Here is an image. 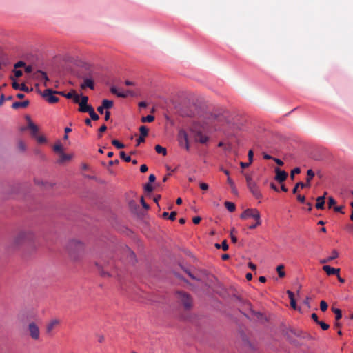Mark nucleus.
Wrapping results in <instances>:
<instances>
[{
  "label": "nucleus",
  "mask_w": 353,
  "mask_h": 353,
  "mask_svg": "<svg viewBox=\"0 0 353 353\" xmlns=\"http://www.w3.org/2000/svg\"><path fill=\"white\" fill-rule=\"evenodd\" d=\"M245 179H246L247 185L250 184L251 183L254 182L251 176H250L248 174H245Z\"/></svg>",
  "instance_id": "obj_44"
},
{
  "label": "nucleus",
  "mask_w": 353,
  "mask_h": 353,
  "mask_svg": "<svg viewBox=\"0 0 353 353\" xmlns=\"http://www.w3.org/2000/svg\"><path fill=\"white\" fill-rule=\"evenodd\" d=\"M88 114H90L91 119L94 121H97L99 119V117L97 114H96V112H94V108H92L89 112Z\"/></svg>",
  "instance_id": "obj_30"
},
{
  "label": "nucleus",
  "mask_w": 353,
  "mask_h": 353,
  "mask_svg": "<svg viewBox=\"0 0 353 353\" xmlns=\"http://www.w3.org/2000/svg\"><path fill=\"white\" fill-rule=\"evenodd\" d=\"M342 209H343V206H336V207H334V210L336 212H338L343 213V212L342 211Z\"/></svg>",
  "instance_id": "obj_62"
},
{
  "label": "nucleus",
  "mask_w": 353,
  "mask_h": 353,
  "mask_svg": "<svg viewBox=\"0 0 353 353\" xmlns=\"http://www.w3.org/2000/svg\"><path fill=\"white\" fill-rule=\"evenodd\" d=\"M25 65V63L23 61H18L14 64V68H21Z\"/></svg>",
  "instance_id": "obj_45"
},
{
  "label": "nucleus",
  "mask_w": 353,
  "mask_h": 353,
  "mask_svg": "<svg viewBox=\"0 0 353 353\" xmlns=\"http://www.w3.org/2000/svg\"><path fill=\"white\" fill-rule=\"evenodd\" d=\"M32 71V68L30 65L26 66L25 68V72L27 73H30Z\"/></svg>",
  "instance_id": "obj_64"
},
{
  "label": "nucleus",
  "mask_w": 353,
  "mask_h": 353,
  "mask_svg": "<svg viewBox=\"0 0 353 353\" xmlns=\"http://www.w3.org/2000/svg\"><path fill=\"white\" fill-rule=\"evenodd\" d=\"M283 269H284V265L283 264L278 265L276 268V271L280 277H284L285 275V273L283 271Z\"/></svg>",
  "instance_id": "obj_26"
},
{
  "label": "nucleus",
  "mask_w": 353,
  "mask_h": 353,
  "mask_svg": "<svg viewBox=\"0 0 353 353\" xmlns=\"http://www.w3.org/2000/svg\"><path fill=\"white\" fill-rule=\"evenodd\" d=\"M14 75H15V77L17 78L20 77L22 75V74H23L22 71L20 70H16L14 71Z\"/></svg>",
  "instance_id": "obj_48"
},
{
  "label": "nucleus",
  "mask_w": 353,
  "mask_h": 353,
  "mask_svg": "<svg viewBox=\"0 0 353 353\" xmlns=\"http://www.w3.org/2000/svg\"><path fill=\"white\" fill-rule=\"evenodd\" d=\"M28 128L31 130L32 134L33 136H36L37 133L38 132L37 126L32 123V121L30 120L29 117H28Z\"/></svg>",
  "instance_id": "obj_15"
},
{
  "label": "nucleus",
  "mask_w": 353,
  "mask_h": 353,
  "mask_svg": "<svg viewBox=\"0 0 353 353\" xmlns=\"http://www.w3.org/2000/svg\"><path fill=\"white\" fill-rule=\"evenodd\" d=\"M178 139L179 144L185 147L186 149L189 148L188 141V135L184 130H180L178 135Z\"/></svg>",
  "instance_id": "obj_7"
},
{
  "label": "nucleus",
  "mask_w": 353,
  "mask_h": 353,
  "mask_svg": "<svg viewBox=\"0 0 353 353\" xmlns=\"http://www.w3.org/2000/svg\"><path fill=\"white\" fill-rule=\"evenodd\" d=\"M259 217H261V214L259 211L255 208H248L240 215V218L241 219L252 218L254 220H258L259 219Z\"/></svg>",
  "instance_id": "obj_2"
},
{
  "label": "nucleus",
  "mask_w": 353,
  "mask_h": 353,
  "mask_svg": "<svg viewBox=\"0 0 353 353\" xmlns=\"http://www.w3.org/2000/svg\"><path fill=\"white\" fill-rule=\"evenodd\" d=\"M145 137L140 136L139 138L137 139V145H139L141 143L145 141Z\"/></svg>",
  "instance_id": "obj_63"
},
{
  "label": "nucleus",
  "mask_w": 353,
  "mask_h": 353,
  "mask_svg": "<svg viewBox=\"0 0 353 353\" xmlns=\"http://www.w3.org/2000/svg\"><path fill=\"white\" fill-rule=\"evenodd\" d=\"M17 147H18V149L22 152L25 151L26 148V144L21 141L18 142Z\"/></svg>",
  "instance_id": "obj_37"
},
{
  "label": "nucleus",
  "mask_w": 353,
  "mask_h": 353,
  "mask_svg": "<svg viewBox=\"0 0 353 353\" xmlns=\"http://www.w3.org/2000/svg\"><path fill=\"white\" fill-rule=\"evenodd\" d=\"M59 163H63V162H65L66 161H69L72 159V154H65L63 152H61V154H59Z\"/></svg>",
  "instance_id": "obj_20"
},
{
  "label": "nucleus",
  "mask_w": 353,
  "mask_h": 353,
  "mask_svg": "<svg viewBox=\"0 0 353 353\" xmlns=\"http://www.w3.org/2000/svg\"><path fill=\"white\" fill-rule=\"evenodd\" d=\"M275 172H276L275 179L277 181L281 183L286 179L288 174L285 171L281 170L279 168H276Z\"/></svg>",
  "instance_id": "obj_9"
},
{
  "label": "nucleus",
  "mask_w": 353,
  "mask_h": 353,
  "mask_svg": "<svg viewBox=\"0 0 353 353\" xmlns=\"http://www.w3.org/2000/svg\"><path fill=\"white\" fill-rule=\"evenodd\" d=\"M307 181L305 183L299 182L296 183L295 187L294 188L292 192L294 194L296 193L297 189L299 187H301V188H303L305 187H309L310 185V181L312 179V178L314 176V172L312 170H308L307 172Z\"/></svg>",
  "instance_id": "obj_4"
},
{
  "label": "nucleus",
  "mask_w": 353,
  "mask_h": 353,
  "mask_svg": "<svg viewBox=\"0 0 353 353\" xmlns=\"http://www.w3.org/2000/svg\"><path fill=\"white\" fill-rule=\"evenodd\" d=\"M103 108L105 109H110L113 106V101L108 99H104L102 101Z\"/></svg>",
  "instance_id": "obj_24"
},
{
  "label": "nucleus",
  "mask_w": 353,
  "mask_h": 353,
  "mask_svg": "<svg viewBox=\"0 0 353 353\" xmlns=\"http://www.w3.org/2000/svg\"><path fill=\"white\" fill-rule=\"evenodd\" d=\"M140 131V136H142L143 137H146L148 132V130L145 126H141L139 128Z\"/></svg>",
  "instance_id": "obj_31"
},
{
  "label": "nucleus",
  "mask_w": 353,
  "mask_h": 353,
  "mask_svg": "<svg viewBox=\"0 0 353 353\" xmlns=\"http://www.w3.org/2000/svg\"><path fill=\"white\" fill-rule=\"evenodd\" d=\"M320 308L321 311L325 312L327 309V304L325 301H321L320 303Z\"/></svg>",
  "instance_id": "obj_39"
},
{
  "label": "nucleus",
  "mask_w": 353,
  "mask_h": 353,
  "mask_svg": "<svg viewBox=\"0 0 353 353\" xmlns=\"http://www.w3.org/2000/svg\"><path fill=\"white\" fill-rule=\"evenodd\" d=\"M248 159L250 162H252L253 160V152L252 150H250L248 152Z\"/></svg>",
  "instance_id": "obj_56"
},
{
  "label": "nucleus",
  "mask_w": 353,
  "mask_h": 353,
  "mask_svg": "<svg viewBox=\"0 0 353 353\" xmlns=\"http://www.w3.org/2000/svg\"><path fill=\"white\" fill-rule=\"evenodd\" d=\"M326 194H327V192H325L323 196H319L316 199V208L317 209H323L324 208L325 199Z\"/></svg>",
  "instance_id": "obj_14"
},
{
  "label": "nucleus",
  "mask_w": 353,
  "mask_h": 353,
  "mask_svg": "<svg viewBox=\"0 0 353 353\" xmlns=\"http://www.w3.org/2000/svg\"><path fill=\"white\" fill-rule=\"evenodd\" d=\"M145 190L147 192H152V190H153V188H152V186L150 184H146L145 185Z\"/></svg>",
  "instance_id": "obj_50"
},
{
  "label": "nucleus",
  "mask_w": 353,
  "mask_h": 353,
  "mask_svg": "<svg viewBox=\"0 0 353 353\" xmlns=\"http://www.w3.org/2000/svg\"><path fill=\"white\" fill-rule=\"evenodd\" d=\"M34 77L38 79H43L46 82L48 81V77L46 72L38 70L35 74Z\"/></svg>",
  "instance_id": "obj_19"
},
{
  "label": "nucleus",
  "mask_w": 353,
  "mask_h": 353,
  "mask_svg": "<svg viewBox=\"0 0 353 353\" xmlns=\"http://www.w3.org/2000/svg\"><path fill=\"white\" fill-rule=\"evenodd\" d=\"M79 111L81 112H88V113L93 108L90 105H88V104H85V105L80 104V105H79Z\"/></svg>",
  "instance_id": "obj_21"
},
{
  "label": "nucleus",
  "mask_w": 353,
  "mask_h": 353,
  "mask_svg": "<svg viewBox=\"0 0 353 353\" xmlns=\"http://www.w3.org/2000/svg\"><path fill=\"white\" fill-rule=\"evenodd\" d=\"M317 324H319L323 330H327L329 328V325L323 321H319Z\"/></svg>",
  "instance_id": "obj_40"
},
{
  "label": "nucleus",
  "mask_w": 353,
  "mask_h": 353,
  "mask_svg": "<svg viewBox=\"0 0 353 353\" xmlns=\"http://www.w3.org/2000/svg\"><path fill=\"white\" fill-rule=\"evenodd\" d=\"M332 310H333L334 313L336 314V321L339 320L342 316L341 310H339L338 308H333Z\"/></svg>",
  "instance_id": "obj_34"
},
{
  "label": "nucleus",
  "mask_w": 353,
  "mask_h": 353,
  "mask_svg": "<svg viewBox=\"0 0 353 353\" xmlns=\"http://www.w3.org/2000/svg\"><path fill=\"white\" fill-rule=\"evenodd\" d=\"M60 321L59 320L57 319H52L51 320L47 325L46 326V332L48 333H50L53 329L54 328V327H56L57 325H58L59 324Z\"/></svg>",
  "instance_id": "obj_12"
},
{
  "label": "nucleus",
  "mask_w": 353,
  "mask_h": 353,
  "mask_svg": "<svg viewBox=\"0 0 353 353\" xmlns=\"http://www.w3.org/2000/svg\"><path fill=\"white\" fill-rule=\"evenodd\" d=\"M250 191L252 192L253 196L257 199L261 197V193L260 192L259 188L256 183V182L251 183L250 184L247 185Z\"/></svg>",
  "instance_id": "obj_8"
},
{
  "label": "nucleus",
  "mask_w": 353,
  "mask_h": 353,
  "mask_svg": "<svg viewBox=\"0 0 353 353\" xmlns=\"http://www.w3.org/2000/svg\"><path fill=\"white\" fill-rule=\"evenodd\" d=\"M300 172H301V170H300V168H294V169L291 171V174H290V175H291V178H292V179H294V174H299V173H300Z\"/></svg>",
  "instance_id": "obj_41"
},
{
  "label": "nucleus",
  "mask_w": 353,
  "mask_h": 353,
  "mask_svg": "<svg viewBox=\"0 0 353 353\" xmlns=\"http://www.w3.org/2000/svg\"><path fill=\"white\" fill-rule=\"evenodd\" d=\"M127 253L129 255V257H130V259H129V261L130 263H133L134 261V253L131 251L130 249L128 248L127 250Z\"/></svg>",
  "instance_id": "obj_36"
},
{
  "label": "nucleus",
  "mask_w": 353,
  "mask_h": 353,
  "mask_svg": "<svg viewBox=\"0 0 353 353\" xmlns=\"http://www.w3.org/2000/svg\"><path fill=\"white\" fill-rule=\"evenodd\" d=\"M227 181H228V183H229V185H230L231 188H234V181H232V179L230 176L228 177Z\"/></svg>",
  "instance_id": "obj_49"
},
{
  "label": "nucleus",
  "mask_w": 353,
  "mask_h": 353,
  "mask_svg": "<svg viewBox=\"0 0 353 353\" xmlns=\"http://www.w3.org/2000/svg\"><path fill=\"white\" fill-rule=\"evenodd\" d=\"M119 97H127L128 96H134V93L132 91L126 90V91H119L117 95Z\"/></svg>",
  "instance_id": "obj_23"
},
{
  "label": "nucleus",
  "mask_w": 353,
  "mask_h": 353,
  "mask_svg": "<svg viewBox=\"0 0 353 353\" xmlns=\"http://www.w3.org/2000/svg\"><path fill=\"white\" fill-rule=\"evenodd\" d=\"M67 99H72L74 102H79V95L77 94L74 90L64 94Z\"/></svg>",
  "instance_id": "obj_16"
},
{
  "label": "nucleus",
  "mask_w": 353,
  "mask_h": 353,
  "mask_svg": "<svg viewBox=\"0 0 353 353\" xmlns=\"http://www.w3.org/2000/svg\"><path fill=\"white\" fill-rule=\"evenodd\" d=\"M20 86H21V85L19 84L18 83H17L16 81H14L12 83V87L15 90H19L20 89Z\"/></svg>",
  "instance_id": "obj_53"
},
{
  "label": "nucleus",
  "mask_w": 353,
  "mask_h": 353,
  "mask_svg": "<svg viewBox=\"0 0 353 353\" xmlns=\"http://www.w3.org/2000/svg\"><path fill=\"white\" fill-rule=\"evenodd\" d=\"M149 182L150 183H153L154 182L155 179H156V176L153 174H151L150 176H149Z\"/></svg>",
  "instance_id": "obj_57"
},
{
  "label": "nucleus",
  "mask_w": 353,
  "mask_h": 353,
  "mask_svg": "<svg viewBox=\"0 0 353 353\" xmlns=\"http://www.w3.org/2000/svg\"><path fill=\"white\" fill-rule=\"evenodd\" d=\"M323 270L327 273V275L338 274L340 272L339 268H334L327 265H324L323 267Z\"/></svg>",
  "instance_id": "obj_11"
},
{
  "label": "nucleus",
  "mask_w": 353,
  "mask_h": 353,
  "mask_svg": "<svg viewBox=\"0 0 353 353\" xmlns=\"http://www.w3.org/2000/svg\"><path fill=\"white\" fill-rule=\"evenodd\" d=\"M273 160L279 165H283V162L279 159H277V158H273Z\"/></svg>",
  "instance_id": "obj_58"
},
{
  "label": "nucleus",
  "mask_w": 353,
  "mask_h": 353,
  "mask_svg": "<svg viewBox=\"0 0 353 353\" xmlns=\"http://www.w3.org/2000/svg\"><path fill=\"white\" fill-rule=\"evenodd\" d=\"M221 248L223 250H227L228 249V245L227 244L226 241H223L222 242Z\"/></svg>",
  "instance_id": "obj_51"
},
{
  "label": "nucleus",
  "mask_w": 353,
  "mask_h": 353,
  "mask_svg": "<svg viewBox=\"0 0 353 353\" xmlns=\"http://www.w3.org/2000/svg\"><path fill=\"white\" fill-rule=\"evenodd\" d=\"M110 91H111V92H112V94H116V95H117V94H118V92H119L118 89H117L116 87H114V86H113V87H112V88H110Z\"/></svg>",
  "instance_id": "obj_52"
},
{
  "label": "nucleus",
  "mask_w": 353,
  "mask_h": 353,
  "mask_svg": "<svg viewBox=\"0 0 353 353\" xmlns=\"http://www.w3.org/2000/svg\"><path fill=\"white\" fill-rule=\"evenodd\" d=\"M81 88L85 89V88H90V89L94 88L93 81L90 79H85L84 82L81 84Z\"/></svg>",
  "instance_id": "obj_17"
},
{
  "label": "nucleus",
  "mask_w": 353,
  "mask_h": 353,
  "mask_svg": "<svg viewBox=\"0 0 353 353\" xmlns=\"http://www.w3.org/2000/svg\"><path fill=\"white\" fill-rule=\"evenodd\" d=\"M196 139L201 143H205L208 141V137L201 132H197Z\"/></svg>",
  "instance_id": "obj_18"
},
{
  "label": "nucleus",
  "mask_w": 353,
  "mask_h": 353,
  "mask_svg": "<svg viewBox=\"0 0 353 353\" xmlns=\"http://www.w3.org/2000/svg\"><path fill=\"white\" fill-rule=\"evenodd\" d=\"M155 150L157 153L162 154L163 155H166L167 154L166 149L159 145H157L155 146Z\"/></svg>",
  "instance_id": "obj_27"
},
{
  "label": "nucleus",
  "mask_w": 353,
  "mask_h": 353,
  "mask_svg": "<svg viewBox=\"0 0 353 353\" xmlns=\"http://www.w3.org/2000/svg\"><path fill=\"white\" fill-rule=\"evenodd\" d=\"M154 119V116L152 115H148L146 117H143L141 118V121L142 122H152L153 121Z\"/></svg>",
  "instance_id": "obj_32"
},
{
  "label": "nucleus",
  "mask_w": 353,
  "mask_h": 353,
  "mask_svg": "<svg viewBox=\"0 0 353 353\" xmlns=\"http://www.w3.org/2000/svg\"><path fill=\"white\" fill-rule=\"evenodd\" d=\"M54 92L51 89H46L43 91L42 96L50 103H54L59 101V98L54 96Z\"/></svg>",
  "instance_id": "obj_6"
},
{
  "label": "nucleus",
  "mask_w": 353,
  "mask_h": 353,
  "mask_svg": "<svg viewBox=\"0 0 353 353\" xmlns=\"http://www.w3.org/2000/svg\"><path fill=\"white\" fill-rule=\"evenodd\" d=\"M112 145H114L116 148H117L119 149L124 148V145L116 139L112 140Z\"/></svg>",
  "instance_id": "obj_35"
},
{
  "label": "nucleus",
  "mask_w": 353,
  "mask_h": 353,
  "mask_svg": "<svg viewBox=\"0 0 353 353\" xmlns=\"http://www.w3.org/2000/svg\"><path fill=\"white\" fill-rule=\"evenodd\" d=\"M338 256H339V254H338L337 251L334 250H332V254L330 256H328L326 259L320 260V263L322 264L327 263L336 259L338 257Z\"/></svg>",
  "instance_id": "obj_13"
},
{
  "label": "nucleus",
  "mask_w": 353,
  "mask_h": 353,
  "mask_svg": "<svg viewBox=\"0 0 353 353\" xmlns=\"http://www.w3.org/2000/svg\"><path fill=\"white\" fill-rule=\"evenodd\" d=\"M28 103H29L28 101H24L22 102L17 101V102L13 103L12 106L13 108L17 109L19 108H25L28 105Z\"/></svg>",
  "instance_id": "obj_22"
},
{
  "label": "nucleus",
  "mask_w": 353,
  "mask_h": 353,
  "mask_svg": "<svg viewBox=\"0 0 353 353\" xmlns=\"http://www.w3.org/2000/svg\"><path fill=\"white\" fill-rule=\"evenodd\" d=\"M148 166L145 164L142 165L140 168V171L141 172H145L148 170Z\"/></svg>",
  "instance_id": "obj_55"
},
{
  "label": "nucleus",
  "mask_w": 353,
  "mask_h": 353,
  "mask_svg": "<svg viewBox=\"0 0 353 353\" xmlns=\"http://www.w3.org/2000/svg\"><path fill=\"white\" fill-rule=\"evenodd\" d=\"M335 204H336V201L334 199V198L329 197L328 198V205H329V208H332Z\"/></svg>",
  "instance_id": "obj_43"
},
{
  "label": "nucleus",
  "mask_w": 353,
  "mask_h": 353,
  "mask_svg": "<svg viewBox=\"0 0 353 353\" xmlns=\"http://www.w3.org/2000/svg\"><path fill=\"white\" fill-rule=\"evenodd\" d=\"M176 215V212H172L171 214H170V216H168V218L170 220L174 221L175 219Z\"/></svg>",
  "instance_id": "obj_54"
},
{
  "label": "nucleus",
  "mask_w": 353,
  "mask_h": 353,
  "mask_svg": "<svg viewBox=\"0 0 353 353\" xmlns=\"http://www.w3.org/2000/svg\"><path fill=\"white\" fill-rule=\"evenodd\" d=\"M236 232L235 229L233 228L230 232V237H231V239L233 243H236V241H237V238L234 235V232Z\"/></svg>",
  "instance_id": "obj_42"
},
{
  "label": "nucleus",
  "mask_w": 353,
  "mask_h": 353,
  "mask_svg": "<svg viewBox=\"0 0 353 353\" xmlns=\"http://www.w3.org/2000/svg\"><path fill=\"white\" fill-rule=\"evenodd\" d=\"M54 150L57 152H59V154H61V152H63V146L61 145V143L59 141L57 142L54 145V148H53Z\"/></svg>",
  "instance_id": "obj_28"
},
{
  "label": "nucleus",
  "mask_w": 353,
  "mask_h": 353,
  "mask_svg": "<svg viewBox=\"0 0 353 353\" xmlns=\"http://www.w3.org/2000/svg\"><path fill=\"white\" fill-rule=\"evenodd\" d=\"M120 157L126 162H130L131 161V157L127 155L123 151L120 152Z\"/></svg>",
  "instance_id": "obj_33"
},
{
  "label": "nucleus",
  "mask_w": 353,
  "mask_h": 353,
  "mask_svg": "<svg viewBox=\"0 0 353 353\" xmlns=\"http://www.w3.org/2000/svg\"><path fill=\"white\" fill-rule=\"evenodd\" d=\"M261 224V217H259V219L255 220V223L252 224V225H250L248 228L250 229H254L257 226L260 225Z\"/></svg>",
  "instance_id": "obj_38"
},
{
  "label": "nucleus",
  "mask_w": 353,
  "mask_h": 353,
  "mask_svg": "<svg viewBox=\"0 0 353 353\" xmlns=\"http://www.w3.org/2000/svg\"><path fill=\"white\" fill-rule=\"evenodd\" d=\"M177 298L185 308L189 309L192 307V301L188 294L183 292H178Z\"/></svg>",
  "instance_id": "obj_3"
},
{
  "label": "nucleus",
  "mask_w": 353,
  "mask_h": 353,
  "mask_svg": "<svg viewBox=\"0 0 353 353\" xmlns=\"http://www.w3.org/2000/svg\"><path fill=\"white\" fill-rule=\"evenodd\" d=\"M141 203L145 209L148 210L149 208V205L145 202L143 197L141 198Z\"/></svg>",
  "instance_id": "obj_47"
},
{
  "label": "nucleus",
  "mask_w": 353,
  "mask_h": 353,
  "mask_svg": "<svg viewBox=\"0 0 353 353\" xmlns=\"http://www.w3.org/2000/svg\"><path fill=\"white\" fill-rule=\"evenodd\" d=\"M192 221L194 224H198L201 221V218L199 216H195L193 218Z\"/></svg>",
  "instance_id": "obj_60"
},
{
  "label": "nucleus",
  "mask_w": 353,
  "mask_h": 353,
  "mask_svg": "<svg viewBox=\"0 0 353 353\" xmlns=\"http://www.w3.org/2000/svg\"><path fill=\"white\" fill-rule=\"evenodd\" d=\"M88 97L87 96H81V97H79V102H75V103H78L79 105H80V104L85 105V104H88Z\"/></svg>",
  "instance_id": "obj_29"
},
{
  "label": "nucleus",
  "mask_w": 353,
  "mask_h": 353,
  "mask_svg": "<svg viewBox=\"0 0 353 353\" xmlns=\"http://www.w3.org/2000/svg\"><path fill=\"white\" fill-rule=\"evenodd\" d=\"M70 259L74 261L81 259L85 254V246L83 242L78 239L70 240L66 246Z\"/></svg>",
  "instance_id": "obj_1"
},
{
  "label": "nucleus",
  "mask_w": 353,
  "mask_h": 353,
  "mask_svg": "<svg viewBox=\"0 0 353 353\" xmlns=\"http://www.w3.org/2000/svg\"><path fill=\"white\" fill-rule=\"evenodd\" d=\"M28 331L30 337L34 340H38L40 337V330L37 324L31 322L28 325Z\"/></svg>",
  "instance_id": "obj_5"
},
{
  "label": "nucleus",
  "mask_w": 353,
  "mask_h": 353,
  "mask_svg": "<svg viewBox=\"0 0 353 353\" xmlns=\"http://www.w3.org/2000/svg\"><path fill=\"white\" fill-rule=\"evenodd\" d=\"M30 234L28 232L22 231L20 232L15 238V242L17 243H21L23 241L29 239Z\"/></svg>",
  "instance_id": "obj_10"
},
{
  "label": "nucleus",
  "mask_w": 353,
  "mask_h": 353,
  "mask_svg": "<svg viewBox=\"0 0 353 353\" xmlns=\"http://www.w3.org/2000/svg\"><path fill=\"white\" fill-rule=\"evenodd\" d=\"M312 319L316 323H318L319 322V319H318V316L317 315L315 314V313H313L312 314Z\"/></svg>",
  "instance_id": "obj_61"
},
{
  "label": "nucleus",
  "mask_w": 353,
  "mask_h": 353,
  "mask_svg": "<svg viewBox=\"0 0 353 353\" xmlns=\"http://www.w3.org/2000/svg\"><path fill=\"white\" fill-rule=\"evenodd\" d=\"M250 164H251V162H250V161L248 163L241 162V163H240L241 167L243 168H245L248 167Z\"/></svg>",
  "instance_id": "obj_59"
},
{
  "label": "nucleus",
  "mask_w": 353,
  "mask_h": 353,
  "mask_svg": "<svg viewBox=\"0 0 353 353\" xmlns=\"http://www.w3.org/2000/svg\"><path fill=\"white\" fill-rule=\"evenodd\" d=\"M225 206L230 212H234L236 209L234 203L230 201H225Z\"/></svg>",
  "instance_id": "obj_25"
},
{
  "label": "nucleus",
  "mask_w": 353,
  "mask_h": 353,
  "mask_svg": "<svg viewBox=\"0 0 353 353\" xmlns=\"http://www.w3.org/2000/svg\"><path fill=\"white\" fill-rule=\"evenodd\" d=\"M199 185L203 190H207L208 189V185L205 183H200Z\"/></svg>",
  "instance_id": "obj_46"
}]
</instances>
